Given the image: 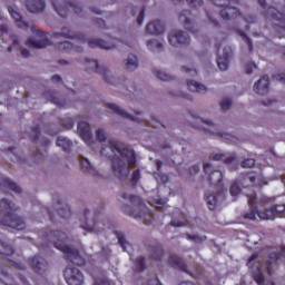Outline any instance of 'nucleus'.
<instances>
[{"mask_svg": "<svg viewBox=\"0 0 285 285\" xmlns=\"http://www.w3.org/2000/svg\"><path fill=\"white\" fill-rule=\"evenodd\" d=\"M80 166H81V169L83 170V173H88L89 175H92L94 177L99 176V171H97L95 166H92V164H90V160H88L87 158H83V157L80 158Z\"/></svg>", "mask_w": 285, "mask_h": 285, "instance_id": "31", "label": "nucleus"}, {"mask_svg": "<svg viewBox=\"0 0 285 285\" xmlns=\"http://www.w3.org/2000/svg\"><path fill=\"white\" fill-rule=\"evenodd\" d=\"M206 14H207L209 21L213 23V26L215 28H219V22H217V20H215V18L213 17V13H210V11H206Z\"/></svg>", "mask_w": 285, "mask_h": 285, "instance_id": "60", "label": "nucleus"}, {"mask_svg": "<svg viewBox=\"0 0 285 285\" xmlns=\"http://www.w3.org/2000/svg\"><path fill=\"white\" fill-rule=\"evenodd\" d=\"M87 72H97L98 75H102L106 83H115V78L110 76V71L104 67L99 66V61L97 60H86Z\"/></svg>", "mask_w": 285, "mask_h": 285, "instance_id": "9", "label": "nucleus"}, {"mask_svg": "<svg viewBox=\"0 0 285 285\" xmlns=\"http://www.w3.org/2000/svg\"><path fill=\"white\" fill-rule=\"evenodd\" d=\"M108 148L111 153H118L121 159H126L127 164L119 159V157H112L111 159L112 173L120 179V181H126L128 175H130V168L137 166L135 150L126 147V145L119 140H110Z\"/></svg>", "mask_w": 285, "mask_h": 285, "instance_id": "3", "label": "nucleus"}, {"mask_svg": "<svg viewBox=\"0 0 285 285\" xmlns=\"http://www.w3.org/2000/svg\"><path fill=\"white\" fill-rule=\"evenodd\" d=\"M122 199H129L130 204H137L138 206H141V198L136 195L128 196V194L122 193L121 194Z\"/></svg>", "mask_w": 285, "mask_h": 285, "instance_id": "44", "label": "nucleus"}, {"mask_svg": "<svg viewBox=\"0 0 285 285\" xmlns=\"http://www.w3.org/2000/svg\"><path fill=\"white\" fill-rule=\"evenodd\" d=\"M57 49L60 52H83V48L75 46L72 42L68 41L58 42Z\"/></svg>", "mask_w": 285, "mask_h": 285, "instance_id": "27", "label": "nucleus"}, {"mask_svg": "<svg viewBox=\"0 0 285 285\" xmlns=\"http://www.w3.org/2000/svg\"><path fill=\"white\" fill-rule=\"evenodd\" d=\"M171 1H184V0H171ZM191 8H200L204 6V0H185Z\"/></svg>", "mask_w": 285, "mask_h": 285, "instance_id": "52", "label": "nucleus"}, {"mask_svg": "<svg viewBox=\"0 0 285 285\" xmlns=\"http://www.w3.org/2000/svg\"><path fill=\"white\" fill-rule=\"evenodd\" d=\"M242 168H253L255 166V159L246 158L240 164Z\"/></svg>", "mask_w": 285, "mask_h": 285, "instance_id": "54", "label": "nucleus"}, {"mask_svg": "<svg viewBox=\"0 0 285 285\" xmlns=\"http://www.w3.org/2000/svg\"><path fill=\"white\" fill-rule=\"evenodd\" d=\"M257 68V65L254 62H249L245 66V72L246 75H253V69Z\"/></svg>", "mask_w": 285, "mask_h": 285, "instance_id": "58", "label": "nucleus"}, {"mask_svg": "<svg viewBox=\"0 0 285 285\" xmlns=\"http://www.w3.org/2000/svg\"><path fill=\"white\" fill-rule=\"evenodd\" d=\"M96 139L100 142L106 141V131L104 129L99 128L96 130Z\"/></svg>", "mask_w": 285, "mask_h": 285, "instance_id": "56", "label": "nucleus"}, {"mask_svg": "<svg viewBox=\"0 0 285 285\" xmlns=\"http://www.w3.org/2000/svg\"><path fill=\"white\" fill-rule=\"evenodd\" d=\"M107 107L109 108V110H112L115 115H119V117H124L125 119H130L131 121H135V116L128 114L116 104H108Z\"/></svg>", "mask_w": 285, "mask_h": 285, "instance_id": "32", "label": "nucleus"}, {"mask_svg": "<svg viewBox=\"0 0 285 285\" xmlns=\"http://www.w3.org/2000/svg\"><path fill=\"white\" fill-rule=\"evenodd\" d=\"M229 193H230L232 197H237V195H239V193H242V187L239 186V183H237V181L233 183L229 187Z\"/></svg>", "mask_w": 285, "mask_h": 285, "instance_id": "46", "label": "nucleus"}, {"mask_svg": "<svg viewBox=\"0 0 285 285\" xmlns=\"http://www.w3.org/2000/svg\"><path fill=\"white\" fill-rule=\"evenodd\" d=\"M125 66L127 70H137V68H139V58L135 55H129Z\"/></svg>", "mask_w": 285, "mask_h": 285, "instance_id": "37", "label": "nucleus"}, {"mask_svg": "<svg viewBox=\"0 0 285 285\" xmlns=\"http://www.w3.org/2000/svg\"><path fill=\"white\" fill-rule=\"evenodd\" d=\"M10 40L12 41V46L14 48H19V38L17 37V35H11Z\"/></svg>", "mask_w": 285, "mask_h": 285, "instance_id": "62", "label": "nucleus"}, {"mask_svg": "<svg viewBox=\"0 0 285 285\" xmlns=\"http://www.w3.org/2000/svg\"><path fill=\"white\" fill-rule=\"evenodd\" d=\"M132 14H134V17L136 16V14H138V18H137V23L139 24V26H142V23H144V17H146V9L145 8H135L134 10H132Z\"/></svg>", "mask_w": 285, "mask_h": 285, "instance_id": "42", "label": "nucleus"}, {"mask_svg": "<svg viewBox=\"0 0 285 285\" xmlns=\"http://www.w3.org/2000/svg\"><path fill=\"white\" fill-rule=\"evenodd\" d=\"M36 35L41 39L35 40L32 38H29L26 41V46H28L29 48H36L37 50L41 48H48V46H50V40H48V38L46 37V32H43L42 30H38Z\"/></svg>", "mask_w": 285, "mask_h": 285, "instance_id": "15", "label": "nucleus"}, {"mask_svg": "<svg viewBox=\"0 0 285 285\" xmlns=\"http://www.w3.org/2000/svg\"><path fill=\"white\" fill-rule=\"evenodd\" d=\"M257 174L255 171H249L243 176L242 185L244 188H253L256 186Z\"/></svg>", "mask_w": 285, "mask_h": 285, "instance_id": "30", "label": "nucleus"}, {"mask_svg": "<svg viewBox=\"0 0 285 285\" xmlns=\"http://www.w3.org/2000/svg\"><path fill=\"white\" fill-rule=\"evenodd\" d=\"M181 220L171 219L170 226H174L176 228H181V226H186L188 224V220L186 219V216L180 215Z\"/></svg>", "mask_w": 285, "mask_h": 285, "instance_id": "45", "label": "nucleus"}, {"mask_svg": "<svg viewBox=\"0 0 285 285\" xmlns=\"http://www.w3.org/2000/svg\"><path fill=\"white\" fill-rule=\"evenodd\" d=\"M285 258V246L281 245L276 248V250L271 252L268 255V262L266 265L264 263L258 262L259 254L254 253L250 255L247 266L252 271V277L258 285H265L266 284V276H264V273H267L269 277H273L275 271L279 267L278 263L279 258Z\"/></svg>", "mask_w": 285, "mask_h": 285, "instance_id": "1", "label": "nucleus"}, {"mask_svg": "<svg viewBox=\"0 0 285 285\" xmlns=\"http://www.w3.org/2000/svg\"><path fill=\"white\" fill-rule=\"evenodd\" d=\"M9 13L12 17V19L16 21L17 26L21 28V30H28V28H30V24L23 21V17H21V13H19L12 8H9Z\"/></svg>", "mask_w": 285, "mask_h": 285, "instance_id": "29", "label": "nucleus"}, {"mask_svg": "<svg viewBox=\"0 0 285 285\" xmlns=\"http://www.w3.org/2000/svg\"><path fill=\"white\" fill-rule=\"evenodd\" d=\"M233 59V48L225 47L223 48V56H218L217 66L219 70H228V63Z\"/></svg>", "mask_w": 285, "mask_h": 285, "instance_id": "18", "label": "nucleus"}, {"mask_svg": "<svg viewBox=\"0 0 285 285\" xmlns=\"http://www.w3.org/2000/svg\"><path fill=\"white\" fill-rule=\"evenodd\" d=\"M285 213V204L273 205L269 208L258 213L259 219H275L282 217Z\"/></svg>", "mask_w": 285, "mask_h": 285, "instance_id": "13", "label": "nucleus"}, {"mask_svg": "<svg viewBox=\"0 0 285 285\" xmlns=\"http://www.w3.org/2000/svg\"><path fill=\"white\" fill-rule=\"evenodd\" d=\"M203 170L207 176V180L209 181V186H222V181H224V174L219 169H213V165L210 163H205L203 165Z\"/></svg>", "mask_w": 285, "mask_h": 285, "instance_id": "8", "label": "nucleus"}, {"mask_svg": "<svg viewBox=\"0 0 285 285\" xmlns=\"http://www.w3.org/2000/svg\"><path fill=\"white\" fill-rule=\"evenodd\" d=\"M52 37H55V39H59V37H63L65 39H75L76 41H79V43H86V36L85 35L75 33L68 27H63L61 29V32H55L52 35Z\"/></svg>", "mask_w": 285, "mask_h": 285, "instance_id": "17", "label": "nucleus"}, {"mask_svg": "<svg viewBox=\"0 0 285 285\" xmlns=\"http://www.w3.org/2000/svg\"><path fill=\"white\" fill-rule=\"evenodd\" d=\"M186 237L190 242H195V244H202L203 242H206V236L186 234Z\"/></svg>", "mask_w": 285, "mask_h": 285, "instance_id": "50", "label": "nucleus"}, {"mask_svg": "<svg viewBox=\"0 0 285 285\" xmlns=\"http://www.w3.org/2000/svg\"><path fill=\"white\" fill-rule=\"evenodd\" d=\"M94 23H95V26H98V28L106 29V21L104 19H101V18H96L94 20Z\"/></svg>", "mask_w": 285, "mask_h": 285, "instance_id": "59", "label": "nucleus"}, {"mask_svg": "<svg viewBox=\"0 0 285 285\" xmlns=\"http://www.w3.org/2000/svg\"><path fill=\"white\" fill-rule=\"evenodd\" d=\"M63 275L68 285H83V274L77 267H67Z\"/></svg>", "mask_w": 285, "mask_h": 285, "instance_id": "10", "label": "nucleus"}, {"mask_svg": "<svg viewBox=\"0 0 285 285\" xmlns=\"http://www.w3.org/2000/svg\"><path fill=\"white\" fill-rule=\"evenodd\" d=\"M266 17L278 21L274 24V30L276 32L277 39H284L285 37V14L277 10L275 7H268L266 9Z\"/></svg>", "mask_w": 285, "mask_h": 285, "instance_id": "6", "label": "nucleus"}, {"mask_svg": "<svg viewBox=\"0 0 285 285\" xmlns=\"http://www.w3.org/2000/svg\"><path fill=\"white\" fill-rule=\"evenodd\" d=\"M217 137H222V139H227V141H233L235 140L234 136H230L228 134H222V132H217L216 134Z\"/></svg>", "mask_w": 285, "mask_h": 285, "instance_id": "61", "label": "nucleus"}, {"mask_svg": "<svg viewBox=\"0 0 285 285\" xmlns=\"http://www.w3.org/2000/svg\"><path fill=\"white\" fill-rule=\"evenodd\" d=\"M148 285H163L161 282H159V278L155 276L154 278L148 281Z\"/></svg>", "mask_w": 285, "mask_h": 285, "instance_id": "64", "label": "nucleus"}, {"mask_svg": "<svg viewBox=\"0 0 285 285\" xmlns=\"http://www.w3.org/2000/svg\"><path fill=\"white\" fill-rule=\"evenodd\" d=\"M147 48L149 50H151V52H163L164 51V42H161L157 39L147 40Z\"/></svg>", "mask_w": 285, "mask_h": 285, "instance_id": "34", "label": "nucleus"}, {"mask_svg": "<svg viewBox=\"0 0 285 285\" xmlns=\"http://www.w3.org/2000/svg\"><path fill=\"white\" fill-rule=\"evenodd\" d=\"M26 7L32 14H41L46 10V0H27Z\"/></svg>", "mask_w": 285, "mask_h": 285, "instance_id": "20", "label": "nucleus"}, {"mask_svg": "<svg viewBox=\"0 0 285 285\" xmlns=\"http://www.w3.org/2000/svg\"><path fill=\"white\" fill-rule=\"evenodd\" d=\"M190 10H185L180 12L178 20L180 21V23H183L185 30H188V32L195 35V28H193V21L190 20Z\"/></svg>", "mask_w": 285, "mask_h": 285, "instance_id": "25", "label": "nucleus"}, {"mask_svg": "<svg viewBox=\"0 0 285 285\" xmlns=\"http://www.w3.org/2000/svg\"><path fill=\"white\" fill-rule=\"evenodd\" d=\"M269 87L271 80L268 75H265L254 85V90L257 95H268Z\"/></svg>", "mask_w": 285, "mask_h": 285, "instance_id": "22", "label": "nucleus"}, {"mask_svg": "<svg viewBox=\"0 0 285 285\" xmlns=\"http://www.w3.org/2000/svg\"><path fill=\"white\" fill-rule=\"evenodd\" d=\"M77 132L87 146H92V131H90V125L88 122L79 121Z\"/></svg>", "mask_w": 285, "mask_h": 285, "instance_id": "14", "label": "nucleus"}, {"mask_svg": "<svg viewBox=\"0 0 285 285\" xmlns=\"http://www.w3.org/2000/svg\"><path fill=\"white\" fill-rule=\"evenodd\" d=\"M94 285H114L108 277L102 276L100 278H95Z\"/></svg>", "mask_w": 285, "mask_h": 285, "instance_id": "53", "label": "nucleus"}, {"mask_svg": "<svg viewBox=\"0 0 285 285\" xmlns=\"http://www.w3.org/2000/svg\"><path fill=\"white\" fill-rule=\"evenodd\" d=\"M197 173H199V165L189 167V175H197Z\"/></svg>", "mask_w": 285, "mask_h": 285, "instance_id": "63", "label": "nucleus"}, {"mask_svg": "<svg viewBox=\"0 0 285 285\" xmlns=\"http://www.w3.org/2000/svg\"><path fill=\"white\" fill-rule=\"evenodd\" d=\"M165 30H166V27H164V22H161L159 20L149 22L146 26L147 35H164Z\"/></svg>", "mask_w": 285, "mask_h": 285, "instance_id": "26", "label": "nucleus"}, {"mask_svg": "<svg viewBox=\"0 0 285 285\" xmlns=\"http://www.w3.org/2000/svg\"><path fill=\"white\" fill-rule=\"evenodd\" d=\"M214 6L222 8L220 17L224 21H232V19H237L242 14V11L237 7H233L229 0H209Z\"/></svg>", "mask_w": 285, "mask_h": 285, "instance_id": "7", "label": "nucleus"}, {"mask_svg": "<svg viewBox=\"0 0 285 285\" xmlns=\"http://www.w3.org/2000/svg\"><path fill=\"white\" fill-rule=\"evenodd\" d=\"M141 179V171L139 169H135L131 174L130 183L132 186H137L139 180Z\"/></svg>", "mask_w": 285, "mask_h": 285, "instance_id": "47", "label": "nucleus"}, {"mask_svg": "<svg viewBox=\"0 0 285 285\" xmlns=\"http://www.w3.org/2000/svg\"><path fill=\"white\" fill-rule=\"evenodd\" d=\"M170 46H190V36L178 30L168 35Z\"/></svg>", "mask_w": 285, "mask_h": 285, "instance_id": "12", "label": "nucleus"}, {"mask_svg": "<svg viewBox=\"0 0 285 285\" xmlns=\"http://www.w3.org/2000/svg\"><path fill=\"white\" fill-rule=\"evenodd\" d=\"M33 135H31V141L33 144L39 140V137H41V127L39 125H36L35 127L31 128Z\"/></svg>", "mask_w": 285, "mask_h": 285, "instance_id": "48", "label": "nucleus"}, {"mask_svg": "<svg viewBox=\"0 0 285 285\" xmlns=\"http://www.w3.org/2000/svg\"><path fill=\"white\" fill-rule=\"evenodd\" d=\"M168 264L171 266V268H176V271H181L183 273H187L188 275H191V277H195V279H199V276L193 275L190 272H188V266L186 265V261L177 255H171L168 258Z\"/></svg>", "mask_w": 285, "mask_h": 285, "instance_id": "16", "label": "nucleus"}, {"mask_svg": "<svg viewBox=\"0 0 285 285\" xmlns=\"http://www.w3.org/2000/svg\"><path fill=\"white\" fill-rule=\"evenodd\" d=\"M45 243L40 244V248L46 250L52 246L63 253L66 261L73 266H86V259L81 257L79 250L66 245L68 235L60 230H50L43 234Z\"/></svg>", "mask_w": 285, "mask_h": 285, "instance_id": "2", "label": "nucleus"}, {"mask_svg": "<svg viewBox=\"0 0 285 285\" xmlns=\"http://www.w3.org/2000/svg\"><path fill=\"white\" fill-rule=\"evenodd\" d=\"M134 264V273H144L146 271V258L144 256L136 258Z\"/></svg>", "mask_w": 285, "mask_h": 285, "instance_id": "39", "label": "nucleus"}, {"mask_svg": "<svg viewBox=\"0 0 285 285\" xmlns=\"http://www.w3.org/2000/svg\"><path fill=\"white\" fill-rule=\"evenodd\" d=\"M187 88L190 92H208V89L203 83H199L195 80L187 81Z\"/></svg>", "mask_w": 285, "mask_h": 285, "instance_id": "33", "label": "nucleus"}, {"mask_svg": "<svg viewBox=\"0 0 285 285\" xmlns=\"http://www.w3.org/2000/svg\"><path fill=\"white\" fill-rule=\"evenodd\" d=\"M205 199L209 210H215V208H217V203L219 202V199H225L224 190H219L216 194L206 193Z\"/></svg>", "mask_w": 285, "mask_h": 285, "instance_id": "23", "label": "nucleus"}, {"mask_svg": "<svg viewBox=\"0 0 285 285\" xmlns=\"http://www.w3.org/2000/svg\"><path fill=\"white\" fill-rule=\"evenodd\" d=\"M1 184L4 188L17 193V195H21L22 193L21 187H19V185H17L14 181L10 180V178H3Z\"/></svg>", "mask_w": 285, "mask_h": 285, "instance_id": "35", "label": "nucleus"}, {"mask_svg": "<svg viewBox=\"0 0 285 285\" xmlns=\"http://www.w3.org/2000/svg\"><path fill=\"white\" fill-rule=\"evenodd\" d=\"M119 40L114 39L112 42L105 41L102 39H90L87 41L89 48H101L102 50H115V45Z\"/></svg>", "mask_w": 285, "mask_h": 285, "instance_id": "19", "label": "nucleus"}, {"mask_svg": "<svg viewBox=\"0 0 285 285\" xmlns=\"http://www.w3.org/2000/svg\"><path fill=\"white\" fill-rule=\"evenodd\" d=\"M53 10H56L57 14L62 19H66L70 12L77 14V17L83 18L86 13L83 12V8L79 2H70L67 0H52Z\"/></svg>", "mask_w": 285, "mask_h": 285, "instance_id": "5", "label": "nucleus"}, {"mask_svg": "<svg viewBox=\"0 0 285 285\" xmlns=\"http://www.w3.org/2000/svg\"><path fill=\"white\" fill-rule=\"evenodd\" d=\"M149 253L154 262H161L164 258V247H161V245L158 243L149 247Z\"/></svg>", "mask_w": 285, "mask_h": 285, "instance_id": "28", "label": "nucleus"}, {"mask_svg": "<svg viewBox=\"0 0 285 285\" xmlns=\"http://www.w3.org/2000/svg\"><path fill=\"white\" fill-rule=\"evenodd\" d=\"M154 75L157 79H159L160 81H173V76L160 71V70H155Z\"/></svg>", "mask_w": 285, "mask_h": 285, "instance_id": "43", "label": "nucleus"}, {"mask_svg": "<svg viewBox=\"0 0 285 285\" xmlns=\"http://www.w3.org/2000/svg\"><path fill=\"white\" fill-rule=\"evenodd\" d=\"M28 262L31 268H33L35 273L45 279L46 273H48L49 268L48 262L40 256H33L29 258Z\"/></svg>", "mask_w": 285, "mask_h": 285, "instance_id": "11", "label": "nucleus"}, {"mask_svg": "<svg viewBox=\"0 0 285 285\" xmlns=\"http://www.w3.org/2000/svg\"><path fill=\"white\" fill-rule=\"evenodd\" d=\"M259 213H264V212L258 210L257 207H249V212L243 215V219L255 222L256 217H259Z\"/></svg>", "mask_w": 285, "mask_h": 285, "instance_id": "40", "label": "nucleus"}, {"mask_svg": "<svg viewBox=\"0 0 285 285\" xmlns=\"http://www.w3.org/2000/svg\"><path fill=\"white\" fill-rule=\"evenodd\" d=\"M213 161H224L226 166H234L233 170L237 169V154L226 156V154H215L212 157Z\"/></svg>", "mask_w": 285, "mask_h": 285, "instance_id": "21", "label": "nucleus"}, {"mask_svg": "<svg viewBox=\"0 0 285 285\" xmlns=\"http://www.w3.org/2000/svg\"><path fill=\"white\" fill-rule=\"evenodd\" d=\"M128 208H130V206H124V207H122V210H124V214H125V215H128L129 217H134L135 219H139V217H141V212H139V213L137 214V213H135L134 209H129V210H128Z\"/></svg>", "mask_w": 285, "mask_h": 285, "instance_id": "49", "label": "nucleus"}, {"mask_svg": "<svg viewBox=\"0 0 285 285\" xmlns=\"http://www.w3.org/2000/svg\"><path fill=\"white\" fill-rule=\"evenodd\" d=\"M240 37L245 41V43L247 45V48H248L249 52H253V40H250L248 38V36H246V33H244V32H240Z\"/></svg>", "mask_w": 285, "mask_h": 285, "instance_id": "55", "label": "nucleus"}, {"mask_svg": "<svg viewBox=\"0 0 285 285\" xmlns=\"http://www.w3.org/2000/svg\"><path fill=\"white\" fill-rule=\"evenodd\" d=\"M56 144L59 148H62L65 153H70V150H72V141L66 137H58Z\"/></svg>", "mask_w": 285, "mask_h": 285, "instance_id": "36", "label": "nucleus"}, {"mask_svg": "<svg viewBox=\"0 0 285 285\" xmlns=\"http://www.w3.org/2000/svg\"><path fill=\"white\" fill-rule=\"evenodd\" d=\"M56 213L57 215H59L61 219H68L69 217L72 216V210L70 209V206L68 204H63L61 207L57 209Z\"/></svg>", "mask_w": 285, "mask_h": 285, "instance_id": "38", "label": "nucleus"}, {"mask_svg": "<svg viewBox=\"0 0 285 285\" xmlns=\"http://www.w3.org/2000/svg\"><path fill=\"white\" fill-rule=\"evenodd\" d=\"M230 106H233V100H230V98H225L220 101V110H223V112L229 110Z\"/></svg>", "mask_w": 285, "mask_h": 285, "instance_id": "51", "label": "nucleus"}, {"mask_svg": "<svg viewBox=\"0 0 285 285\" xmlns=\"http://www.w3.org/2000/svg\"><path fill=\"white\" fill-rule=\"evenodd\" d=\"M257 196H255V195H250V196H248V206H249V208H257Z\"/></svg>", "mask_w": 285, "mask_h": 285, "instance_id": "57", "label": "nucleus"}, {"mask_svg": "<svg viewBox=\"0 0 285 285\" xmlns=\"http://www.w3.org/2000/svg\"><path fill=\"white\" fill-rule=\"evenodd\" d=\"M90 214V210L85 209L83 210V215L82 217H80V222H81V228L83 230H88L89 233H95L96 228H97V222L96 220H88V215Z\"/></svg>", "mask_w": 285, "mask_h": 285, "instance_id": "24", "label": "nucleus"}, {"mask_svg": "<svg viewBox=\"0 0 285 285\" xmlns=\"http://www.w3.org/2000/svg\"><path fill=\"white\" fill-rule=\"evenodd\" d=\"M116 237H117L118 243L121 246L122 250L128 253V246H130V243H128V240L126 239V235H124V233H121V232H117Z\"/></svg>", "mask_w": 285, "mask_h": 285, "instance_id": "41", "label": "nucleus"}, {"mask_svg": "<svg viewBox=\"0 0 285 285\" xmlns=\"http://www.w3.org/2000/svg\"><path fill=\"white\" fill-rule=\"evenodd\" d=\"M19 208L6 198L0 200V226H8L14 230H26V220L17 215Z\"/></svg>", "mask_w": 285, "mask_h": 285, "instance_id": "4", "label": "nucleus"}]
</instances>
